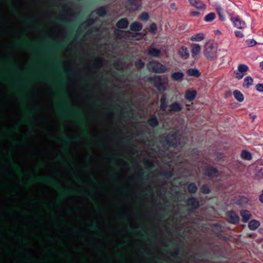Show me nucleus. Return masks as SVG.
<instances>
[{
  "label": "nucleus",
  "instance_id": "16",
  "mask_svg": "<svg viewBox=\"0 0 263 263\" xmlns=\"http://www.w3.org/2000/svg\"><path fill=\"white\" fill-rule=\"evenodd\" d=\"M160 108L162 111H165L168 107V101L165 94H163L160 99Z\"/></svg>",
  "mask_w": 263,
  "mask_h": 263
},
{
  "label": "nucleus",
  "instance_id": "58",
  "mask_svg": "<svg viewBox=\"0 0 263 263\" xmlns=\"http://www.w3.org/2000/svg\"><path fill=\"white\" fill-rule=\"evenodd\" d=\"M170 7L172 9H174V10H176L177 9V7L176 6V4L175 3H171L170 4Z\"/></svg>",
  "mask_w": 263,
  "mask_h": 263
},
{
  "label": "nucleus",
  "instance_id": "2",
  "mask_svg": "<svg viewBox=\"0 0 263 263\" xmlns=\"http://www.w3.org/2000/svg\"><path fill=\"white\" fill-rule=\"evenodd\" d=\"M33 178L35 179H37L40 181H46L47 183L53 186L56 187L57 189L59 190H62L63 195L65 196L70 195L74 192L73 191H66L65 190H64L62 188V186L61 185L58 184L55 182L54 179L51 177L41 176L38 175L34 176Z\"/></svg>",
  "mask_w": 263,
  "mask_h": 263
},
{
  "label": "nucleus",
  "instance_id": "12",
  "mask_svg": "<svg viewBox=\"0 0 263 263\" xmlns=\"http://www.w3.org/2000/svg\"><path fill=\"white\" fill-rule=\"evenodd\" d=\"M95 23V20L93 18L89 17H88L86 20L82 24L81 26L78 28V29L77 31V35L80 34L81 33L83 32L82 28L84 29H86L89 26L93 25Z\"/></svg>",
  "mask_w": 263,
  "mask_h": 263
},
{
  "label": "nucleus",
  "instance_id": "22",
  "mask_svg": "<svg viewBox=\"0 0 263 263\" xmlns=\"http://www.w3.org/2000/svg\"><path fill=\"white\" fill-rule=\"evenodd\" d=\"M240 215L242 217V221L243 222H247L251 217L250 212L248 210H241Z\"/></svg>",
  "mask_w": 263,
  "mask_h": 263
},
{
  "label": "nucleus",
  "instance_id": "54",
  "mask_svg": "<svg viewBox=\"0 0 263 263\" xmlns=\"http://www.w3.org/2000/svg\"><path fill=\"white\" fill-rule=\"evenodd\" d=\"M258 199L259 201L263 203V190L261 192V193L259 195Z\"/></svg>",
  "mask_w": 263,
  "mask_h": 263
},
{
  "label": "nucleus",
  "instance_id": "60",
  "mask_svg": "<svg viewBox=\"0 0 263 263\" xmlns=\"http://www.w3.org/2000/svg\"><path fill=\"white\" fill-rule=\"evenodd\" d=\"M140 228L141 230L139 231L138 230V229H134V231H138L139 232H145V229L143 227H140Z\"/></svg>",
  "mask_w": 263,
  "mask_h": 263
},
{
  "label": "nucleus",
  "instance_id": "11",
  "mask_svg": "<svg viewBox=\"0 0 263 263\" xmlns=\"http://www.w3.org/2000/svg\"><path fill=\"white\" fill-rule=\"evenodd\" d=\"M230 20L234 26L238 29H244L246 27L245 22L240 20L238 16H231Z\"/></svg>",
  "mask_w": 263,
  "mask_h": 263
},
{
  "label": "nucleus",
  "instance_id": "56",
  "mask_svg": "<svg viewBox=\"0 0 263 263\" xmlns=\"http://www.w3.org/2000/svg\"><path fill=\"white\" fill-rule=\"evenodd\" d=\"M9 161L11 163H14L15 164H16L17 166V163L15 161V160L13 158L12 156H10L9 157Z\"/></svg>",
  "mask_w": 263,
  "mask_h": 263
},
{
  "label": "nucleus",
  "instance_id": "6",
  "mask_svg": "<svg viewBox=\"0 0 263 263\" xmlns=\"http://www.w3.org/2000/svg\"><path fill=\"white\" fill-rule=\"evenodd\" d=\"M65 48V44L59 43L52 45L49 48H33L32 49L33 51H44L51 53L54 51L60 50L64 49Z\"/></svg>",
  "mask_w": 263,
  "mask_h": 263
},
{
  "label": "nucleus",
  "instance_id": "59",
  "mask_svg": "<svg viewBox=\"0 0 263 263\" xmlns=\"http://www.w3.org/2000/svg\"><path fill=\"white\" fill-rule=\"evenodd\" d=\"M144 253H145L148 256H151L152 255V254L151 252L146 250H144Z\"/></svg>",
  "mask_w": 263,
  "mask_h": 263
},
{
  "label": "nucleus",
  "instance_id": "19",
  "mask_svg": "<svg viewBox=\"0 0 263 263\" xmlns=\"http://www.w3.org/2000/svg\"><path fill=\"white\" fill-rule=\"evenodd\" d=\"M178 53L180 57L184 60H186L189 57V52L187 51V48L185 46L180 47L178 51Z\"/></svg>",
  "mask_w": 263,
  "mask_h": 263
},
{
  "label": "nucleus",
  "instance_id": "49",
  "mask_svg": "<svg viewBox=\"0 0 263 263\" xmlns=\"http://www.w3.org/2000/svg\"><path fill=\"white\" fill-rule=\"evenodd\" d=\"M114 67L116 69H119L122 67V62L120 61H116L113 65Z\"/></svg>",
  "mask_w": 263,
  "mask_h": 263
},
{
  "label": "nucleus",
  "instance_id": "3",
  "mask_svg": "<svg viewBox=\"0 0 263 263\" xmlns=\"http://www.w3.org/2000/svg\"><path fill=\"white\" fill-rule=\"evenodd\" d=\"M166 144L172 147H176L180 139V135L177 132H171L165 137Z\"/></svg>",
  "mask_w": 263,
  "mask_h": 263
},
{
  "label": "nucleus",
  "instance_id": "40",
  "mask_svg": "<svg viewBox=\"0 0 263 263\" xmlns=\"http://www.w3.org/2000/svg\"><path fill=\"white\" fill-rule=\"evenodd\" d=\"M101 63V60L100 58H97L95 60V61L93 63V68L96 69L99 68L100 67Z\"/></svg>",
  "mask_w": 263,
  "mask_h": 263
},
{
  "label": "nucleus",
  "instance_id": "64",
  "mask_svg": "<svg viewBox=\"0 0 263 263\" xmlns=\"http://www.w3.org/2000/svg\"><path fill=\"white\" fill-rule=\"evenodd\" d=\"M61 22H64V23H67V20L65 19V18H62V19H60L59 20Z\"/></svg>",
  "mask_w": 263,
  "mask_h": 263
},
{
  "label": "nucleus",
  "instance_id": "24",
  "mask_svg": "<svg viewBox=\"0 0 263 263\" xmlns=\"http://www.w3.org/2000/svg\"><path fill=\"white\" fill-rule=\"evenodd\" d=\"M142 25L138 22L132 23L130 25V30L132 31H140L142 29Z\"/></svg>",
  "mask_w": 263,
  "mask_h": 263
},
{
  "label": "nucleus",
  "instance_id": "18",
  "mask_svg": "<svg viewBox=\"0 0 263 263\" xmlns=\"http://www.w3.org/2000/svg\"><path fill=\"white\" fill-rule=\"evenodd\" d=\"M201 46L199 44H193L191 49L192 57L194 59H196L197 56L201 51Z\"/></svg>",
  "mask_w": 263,
  "mask_h": 263
},
{
  "label": "nucleus",
  "instance_id": "17",
  "mask_svg": "<svg viewBox=\"0 0 263 263\" xmlns=\"http://www.w3.org/2000/svg\"><path fill=\"white\" fill-rule=\"evenodd\" d=\"M129 25V21L127 18L120 19L116 23V26L119 29H126Z\"/></svg>",
  "mask_w": 263,
  "mask_h": 263
},
{
  "label": "nucleus",
  "instance_id": "4",
  "mask_svg": "<svg viewBox=\"0 0 263 263\" xmlns=\"http://www.w3.org/2000/svg\"><path fill=\"white\" fill-rule=\"evenodd\" d=\"M142 5V0H127L125 7L129 12H134L140 10Z\"/></svg>",
  "mask_w": 263,
  "mask_h": 263
},
{
  "label": "nucleus",
  "instance_id": "21",
  "mask_svg": "<svg viewBox=\"0 0 263 263\" xmlns=\"http://www.w3.org/2000/svg\"><path fill=\"white\" fill-rule=\"evenodd\" d=\"M197 96V92L195 90H186L185 93V98L190 101H193Z\"/></svg>",
  "mask_w": 263,
  "mask_h": 263
},
{
  "label": "nucleus",
  "instance_id": "5",
  "mask_svg": "<svg viewBox=\"0 0 263 263\" xmlns=\"http://www.w3.org/2000/svg\"><path fill=\"white\" fill-rule=\"evenodd\" d=\"M204 55L208 59L214 60L217 58L216 50L212 44L206 45L203 52Z\"/></svg>",
  "mask_w": 263,
  "mask_h": 263
},
{
  "label": "nucleus",
  "instance_id": "45",
  "mask_svg": "<svg viewBox=\"0 0 263 263\" xmlns=\"http://www.w3.org/2000/svg\"><path fill=\"white\" fill-rule=\"evenodd\" d=\"M136 66L138 69H141L144 67V63L141 60H139L138 61L136 62Z\"/></svg>",
  "mask_w": 263,
  "mask_h": 263
},
{
  "label": "nucleus",
  "instance_id": "31",
  "mask_svg": "<svg viewBox=\"0 0 263 263\" xmlns=\"http://www.w3.org/2000/svg\"><path fill=\"white\" fill-rule=\"evenodd\" d=\"M241 157L242 159L250 160L252 158V154L248 151L243 150L241 153Z\"/></svg>",
  "mask_w": 263,
  "mask_h": 263
},
{
  "label": "nucleus",
  "instance_id": "32",
  "mask_svg": "<svg viewBox=\"0 0 263 263\" xmlns=\"http://www.w3.org/2000/svg\"><path fill=\"white\" fill-rule=\"evenodd\" d=\"M187 190L190 193L194 194L197 191L198 187L194 182H192L189 184Z\"/></svg>",
  "mask_w": 263,
  "mask_h": 263
},
{
  "label": "nucleus",
  "instance_id": "41",
  "mask_svg": "<svg viewBox=\"0 0 263 263\" xmlns=\"http://www.w3.org/2000/svg\"><path fill=\"white\" fill-rule=\"evenodd\" d=\"M149 31L153 34H156L157 30V25L155 23H152L149 27Z\"/></svg>",
  "mask_w": 263,
  "mask_h": 263
},
{
  "label": "nucleus",
  "instance_id": "43",
  "mask_svg": "<svg viewBox=\"0 0 263 263\" xmlns=\"http://www.w3.org/2000/svg\"><path fill=\"white\" fill-rule=\"evenodd\" d=\"M144 166L147 170H150L153 167L152 162L148 159H146L144 162Z\"/></svg>",
  "mask_w": 263,
  "mask_h": 263
},
{
  "label": "nucleus",
  "instance_id": "30",
  "mask_svg": "<svg viewBox=\"0 0 263 263\" xmlns=\"http://www.w3.org/2000/svg\"><path fill=\"white\" fill-rule=\"evenodd\" d=\"M243 81V86L249 88L250 86L253 84V80L250 76H247L244 79Z\"/></svg>",
  "mask_w": 263,
  "mask_h": 263
},
{
  "label": "nucleus",
  "instance_id": "53",
  "mask_svg": "<svg viewBox=\"0 0 263 263\" xmlns=\"http://www.w3.org/2000/svg\"><path fill=\"white\" fill-rule=\"evenodd\" d=\"M179 254V249H176L175 251L171 254V256L174 258H177Z\"/></svg>",
  "mask_w": 263,
  "mask_h": 263
},
{
  "label": "nucleus",
  "instance_id": "14",
  "mask_svg": "<svg viewBox=\"0 0 263 263\" xmlns=\"http://www.w3.org/2000/svg\"><path fill=\"white\" fill-rule=\"evenodd\" d=\"M190 4L199 10H205L206 8V5L200 0H189Z\"/></svg>",
  "mask_w": 263,
  "mask_h": 263
},
{
  "label": "nucleus",
  "instance_id": "57",
  "mask_svg": "<svg viewBox=\"0 0 263 263\" xmlns=\"http://www.w3.org/2000/svg\"><path fill=\"white\" fill-rule=\"evenodd\" d=\"M59 85L63 88H65V82L63 81H60L59 82Z\"/></svg>",
  "mask_w": 263,
  "mask_h": 263
},
{
  "label": "nucleus",
  "instance_id": "23",
  "mask_svg": "<svg viewBox=\"0 0 263 263\" xmlns=\"http://www.w3.org/2000/svg\"><path fill=\"white\" fill-rule=\"evenodd\" d=\"M148 54L153 57L158 58L160 56L161 51L159 49L154 47H150L147 50Z\"/></svg>",
  "mask_w": 263,
  "mask_h": 263
},
{
  "label": "nucleus",
  "instance_id": "8",
  "mask_svg": "<svg viewBox=\"0 0 263 263\" xmlns=\"http://www.w3.org/2000/svg\"><path fill=\"white\" fill-rule=\"evenodd\" d=\"M69 99L67 98H66V100H65V103H64V105L63 106H62V108L63 109L67 108V111H70V112H76V113L79 114L80 115V121H84L85 119V118L84 114L82 113V111L78 108H74L72 107H69Z\"/></svg>",
  "mask_w": 263,
  "mask_h": 263
},
{
  "label": "nucleus",
  "instance_id": "1",
  "mask_svg": "<svg viewBox=\"0 0 263 263\" xmlns=\"http://www.w3.org/2000/svg\"><path fill=\"white\" fill-rule=\"evenodd\" d=\"M147 68L151 72L163 73L167 71L165 66L156 60H152L147 64Z\"/></svg>",
  "mask_w": 263,
  "mask_h": 263
},
{
  "label": "nucleus",
  "instance_id": "48",
  "mask_svg": "<svg viewBox=\"0 0 263 263\" xmlns=\"http://www.w3.org/2000/svg\"><path fill=\"white\" fill-rule=\"evenodd\" d=\"M255 88L257 91L263 93V84L258 83L256 85Z\"/></svg>",
  "mask_w": 263,
  "mask_h": 263
},
{
  "label": "nucleus",
  "instance_id": "62",
  "mask_svg": "<svg viewBox=\"0 0 263 263\" xmlns=\"http://www.w3.org/2000/svg\"><path fill=\"white\" fill-rule=\"evenodd\" d=\"M68 112L67 111H63L61 114V116L63 117H65L67 116Z\"/></svg>",
  "mask_w": 263,
  "mask_h": 263
},
{
  "label": "nucleus",
  "instance_id": "15",
  "mask_svg": "<svg viewBox=\"0 0 263 263\" xmlns=\"http://www.w3.org/2000/svg\"><path fill=\"white\" fill-rule=\"evenodd\" d=\"M183 108V105L177 101L174 102L169 106L170 112H180Z\"/></svg>",
  "mask_w": 263,
  "mask_h": 263
},
{
  "label": "nucleus",
  "instance_id": "50",
  "mask_svg": "<svg viewBox=\"0 0 263 263\" xmlns=\"http://www.w3.org/2000/svg\"><path fill=\"white\" fill-rule=\"evenodd\" d=\"M58 67L62 70H64V71L65 73L67 74L68 71L66 70V67L65 65V64L63 62H60V63L58 64Z\"/></svg>",
  "mask_w": 263,
  "mask_h": 263
},
{
  "label": "nucleus",
  "instance_id": "9",
  "mask_svg": "<svg viewBox=\"0 0 263 263\" xmlns=\"http://www.w3.org/2000/svg\"><path fill=\"white\" fill-rule=\"evenodd\" d=\"M203 175L210 178H216L218 176V171L213 166H205L203 168Z\"/></svg>",
  "mask_w": 263,
  "mask_h": 263
},
{
  "label": "nucleus",
  "instance_id": "28",
  "mask_svg": "<svg viewBox=\"0 0 263 263\" xmlns=\"http://www.w3.org/2000/svg\"><path fill=\"white\" fill-rule=\"evenodd\" d=\"M233 95L235 99L239 102H242L244 100V96L239 90H235L233 91Z\"/></svg>",
  "mask_w": 263,
  "mask_h": 263
},
{
  "label": "nucleus",
  "instance_id": "25",
  "mask_svg": "<svg viewBox=\"0 0 263 263\" xmlns=\"http://www.w3.org/2000/svg\"><path fill=\"white\" fill-rule=\"evenodd\" d=\"M186 73L188 76L199 78L200 77V72L196 68H189L187 70Z\"/></svg>",
  "mask_w": 263,
  "mask_h": 263
},
{
  "label": "nucleus",
  "instance_id": "63",
  "mask_svg": "<svg viewBox=\"0 0 263 263\" xmlns=\"http://www.w3.org/2000/svg\"><path fill=\"white\" fill-rule=\"evenodd\" d=\"M50 61L53 62H56V59L54 57L51 55Z\"/></svg>",
  "mask_w": 263,
  "mask_h": 263
},
{
  "label": "nucleus",
  "instance_id": "38",
  "mask_svg": "<svg viewBox=\"0 0 263 263\" xmlns=\"http://www.w3.org/2000/svg\"><path fill=\"white\" fill-rule=\"evenodd\" d=\"M63 141L66 143H69L71 141H78L79 139L78 138H71L67 137L65 134H63Z\"/></svg>",
  "mask_w": 263,
  "mask_h": 263
},
{
  "label": "nucleus",
  "instance_id": "34",
  "mask_svg": "<svg viewBox=\"0 0 263 263\" xmlns=\"http://www.w3.org/2000/svg\"><path fill=\"white\" fill-rule=\"evenodd\" d=\"M121 142L123 144L129 146L135 147L136 146L133 144V140L130 138H124L122 140Z\"/></svg>",
  "mask_w": 263,
  "mask_h": 263
},
{
  "label": "nucleus",
  "instance_id": "61",
  "mask_svg": "<svg viewBox=\"0 0 263 263\" xmlns=\"http://www.w3.org/2000/svg\"><path fill=\"white\" fill-rule=\"evenodd\" d=\"M101 81L102 82H108V79H107L106 78L102 77L101 78Z\"/></svg>",
  "mask_w": 263,
  "mask_h": 263
},
{
  "label": "nucleus",
  "instance_id": "26",
  "mask_svg": "<svg viewBox=\"0 0 263 263\" xmlns=\"http://www.w3.org/2000/svg\"><path fill=\"white\" fill-rule=\"evenodd\" d=\"M147 122L148 124L152 127H156L159 125V121L155 116L147 119Z\"/></svg>",
  "mask_w": 263,
  "mask_h": 263
},
{
  "label": "nucleus",
  "instance_id": "47",
  "mask_svg": "<svg viewBox=\"0 0 263 263\" xmlns=\"http://www.w3.org/2000/svg\"><path fill=\"white\" fill-rule=\"evenodd\" d=\"M235 78L238 79H241L244 76V74L239 72L238 70L234 71Z\"/></svg>",
  "mask_w": 263,
  "mask_h": 263
},
{
  "label": "nucleus",
  "instance_id": "46",
  "mask_svg": "<svg viewBox=\"0 0 263 263\" xmlns=\"http://www.w3.org/2000/svg\"><path fill=\"white\" fill-rule=\"evenodd\" d=\"M190 14L192 16L201 17L203 15V13H201L196 11H192L190 12Z\"/></svg>",
  "mask_w": 263,
  "mask_h": 263
},
{
  "label": "nucleus",
  "instance_id": "10",
  "mask_svg": "<svg viewBox=\"0 0 263 263\" xmlns=\"http://www.w3.org/2000/svg\"><path fill=\"white\" fill-rule=\"evenodd\" d=\"M227 220L231 224H237L239 221V216L234 212V211H230L227 212L226 214Z\"/></svg>",
  "mask_w": 263,
  "mask_h": 263
},
{
  "label": "nucleus",
  "instance_id": "33",
  "mask_svg": "<svg viewBox=\"0 0 263 263\" xmlns=\"http://www.w3.org/2000/svg\"><path fill=\"white\" fill-rule=\"evenodd\" d=\"M204 35L203 33H197L191 37V41L199 42L203 40Z\"/></svg>",
  "mask_w": 263,
  "mask_h": 263
},
{
  "label": "nucleus",
  "instance_id": "29",
  "mask_svg": "<svg viewBox=\"0 0 263 263\" xmlns=\"http://www.w3.org/2000/svg\"><path fill=\"white\" fill-rule=\"evenodd\" d=\"M96 13L100 17H104L107 14V11L104 7H100L96 9Z\"/></svg>",
  "mask_w": 263,
  "mask_h": 263
},
{
  "label": "nucleus",
  "instance_id": "52",
  "mask_svg": "<svg viewBox=\"0 0 263 263\" xmlns=\"http://www.w3.org/2000/svg\"><path fill=\"white\" fill-rule=\"evenodd\" d=\"M90 229L93 231H97L98 230V224L95 222L93 224L89 225Z\"/></svg>",
  "mask_w": 263,
  "mask_h": 263
},
{
  "label": "nucleus",
  "instance_id": "27",
  "mask_svg": "<svg viewBox=\"0 0 263 263\" xmlns=\"http://www.w3.org/2000/svg\"><path fill=\"white\" fill-rule=\"evenodd\" d=\"M260 226V222L256 220L253 219L251 220L248 223V228L250 230H255Z\"/></svg>",
  "mask_w": 263,
  "mask_h": 263
},
{
  "label": "nucleus",
  "instance_id": "35",
  "mask_svg": "<svg viewBox=\"0 0 263 263\" xmlns=\"http://www.w3.org/2000/svg\"><path fill=\"white\" fill-rule=\"evenodd\" d=\"M215 17H216L215 13H214L213 12H211V13L208 14L204 17V20L206 22H211L215 18Z\"/></svg>",
  "mask_w": 263,
  "mask_h": 263
},
{
  "label": "nucleus",
  "instance_id": "39",
  "mask_svg": "<svg viewBox=\"0 0 263 263\" xmlns=\"http://www.w3.org/2000/svg\"><path fill=\"white\" fill-rule=\"evenodd\" d=\"M238 70L241 73L247 71L249 70V67L247 65L240 64L238 66Z\"/></svg>",
  "mask_w": 263,
  "mask_h": 263
},
{
  "label": "nucleus",
  "instance_id": "42",
  "mask_svg": "<svg viewBox=\"0 0 263 263\" xmlns=\"http://www.w3.org/2000/svg\"><path fill=\"white\" fill-rule=\"evenodd\" d=\"M149 18V16L147 12H142L139 16V18L142 21H147Z\"/></svg>",
  "mask_w": 263,
  "mask_h": 263
},
{
  "label": "nucleus",
  "instance_id": "51",
  "mask_svg": "<svg viewBox=\"0 0 263 263\" xmlns=\"http://www.w3.org/2000/svg\"><path fill=\"white\" fill-rule=\"evenodd\" d=\"M235 35L236 37L242 38L243 37V34L241 31L236 30L234 32Z\"/></svg>",
  "mask_w": 263,
  "mask_h": 263
},
{
  "label": "nucleus",
  "instance_id": "44",
  "mask_svg": "<svg viewBox=\"0 0 263 263\" xmlns=\"http://www.w3.org/2000/svg\"><path fill=\"white\" fill-rule=\"evenodd\" d=\"M246 42L249 47L254 46L256 44V41L253 39L247 40Z\"/></svg>",
  "mask_w": 263,
  "mask_h": 263
},
{
  "label": "nucleus",
  "instance_id": "55",
  "mask_svg": "<svg viewBox=\"0 0 263 263\" xmlns=\"http://www.w3.org/2000/svg\"><path fill=\"white\" fill-rule=\"evenodd\" d=\"M218 15H219V17L221 21H224L225 18L223 16V14L221 12H218Z\"/></svg>",
  "mask_w": 263,
  "mask_h": 263
},
{
  "label": "nucleus",
  "instance_id": "20",
  "mask_svg": "<svg viewBox=\"0 0 263 263\" xmlns=\"http://www.w3.org/2000/svg\"><path fill=\"white\" fill-rule=\"evenodd\" d=\"M184 73L181 71H177L173 73L171 75V78L173 81L180 82L184 78Z\"/></svg>",
  "mask_w": 263,
  "mask_h": 263
},
{
  "label": "nucleus",
  "instance_id": "36",
  "mask_svg": "<svg viewBox=\"0 0 263 263\" xmlns=\"http://www.w3.org/2000/svg\"><path fill=\"white\" fill-rule=\"evenodd\" d=\"M201 192L204 194H209L211 192V190L207 184H204L201 187Z\"/></svg>",
  "mask_w": 263,
  "mask_h": 263
},
{
  "label": "nucleus",
  "instance_id": "13",
  "mask_svg": "<svg viewBox=\"0 0 263 263\" xmlns=\"http://www.w3.org/2000/svg\"><path fill=\"white\" fill-rule=\"evenodd\" d=\"M186 204L190 206L193 210L197 209L199 207V202L196 198L190 197L186 201Z\"/></svg>",
  "mask_w": 263,
  "mask_h": 263
},
{
  "label": "nucleus",
  "instance_id": "37",
  "mask_svg": "<svg viewBox=\"0 0 263 263\" xmlns=\"http://www.w3.org/2000/svg\"><path fill=\"white\" fill-rule=\"evenodd\" d=\"M160 175L166 179H170L173 176V173L171 171H165L161 173Z\"/></svg>",
  "mask_w": 263,
  "mask_h": 263
},
{
  "label": "nucleus",
  "instance_id": "7",
  "mask_svg": "<svg viewBox=\"0 0 263 263\" xmlns=\"http://www.w3.org/2000/svg\"><path fill=\"white\" fill-rule=\"evenodd\" d=\"M148 81L154 83V86L158 91H164L166 89L164 83L162 81L161 77L157 76L154 77H149Z\"/></svg>",
  "mask_w": 263,
  "mask_h": 263
}]
</instances>
